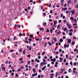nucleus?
<instances>
[{"label":"nucleus","instance_id":"f257e3e1","mask_svg":"<svg viewBox=\"0 0 78 78\" xmlns=\"http://www.w3.org/2000/svg\"><path fill=\"white\" fill-rule=\"evenodd\" d=\"M67 27H68L69 29H70V28H72V26H71V24H70L69 23H67Z\"/></svg>","mask_w":78,"mask_h":78},{"label":"nucleus","instance_id":"f03ea898","mask_svg":"<svg viewBox=\"0 0 78 78\" xmlns=\"http://www.w3.org/2000/svg\"><path fill=\"white\" fill-rule=\"evenodd\" d=\"M47 64V62H42L40 63V66H44V65H46Z\"/></svg>","mask_w":78,"mask_h":78},{"label":"nucleus","instance_id":"7ed1b4c3","mask_svg":"<svg viewBox=\"0 0 78 78\" xmlns=\"http://www.w3.org/2000/svg\"><path fill=\"white\" fill-rule=\"evenodd\" d=\"M73 11H71V12H72V13H71V16L73 14H75V10L73 9Z\"/></svg>","mask_w":78,"mask_h":78},{"label":"nucleus","instance_id":"20e7f679","mask_svg":"<svg viewBox=\"0 0 78 78\" xmlns=\"http://www.w3.org/2000/svg\"><path fill=\"white\" fill-rule=\"evenodd\" d=\"M2 68V71H5V70H6V69H5V67H1Z\"/></svg>","mask_w":78,"mask_h":78},{"label":"nucleus","instance_id":"39448f33","mask_svg":"<svg viewBox=\"0 0 78 78\" xmlns=\"http://www.w3.org/2000/svg\"><path fill=\"white\" fill-rule=\"evenodd\" d=\"M73 21L74 23H76V22H77V20H76V19H73Z\"/></svg>","mask_w":78,"mask_h":78},{"label":"nucleus","instance_id":"423d86ee","mask_svg":"<svg viewBox=\"0 0 78 78\" xmlns=\"http://www.w3.org/2000/svg\"><path fill=\"white\" fill-rule=\"evenodd\" d=\"M71 39H68V44H70V43L71 42Z\"/></svg>","mask_w":78,"mask_h":78},{"label":"nucleus","instance_id":"0eeeda50","mask_svg":"<svg viewBox=\"0 0 78 78\" xmlns=\"http://www.w3.org/2000/svg\"><path fill=\"white\" fill-rule=\"evenodd\" d=\"M35 61H37V62L38 63L39 62V60H37V58H36L35 59Z\"/></svg>","mask_w":78,"mask_h":78},{"label":"nucleus","instance_id":"6e6552de","mask_svg":"<svg viewBox=\"0 0 78 78\" xmlns=\"http://www.w3.org/2000/svg\"><path fill=\"white\" fill-rule=\"evenodd\" d=\"M59 59H60L59 62H62V58L60 57Z\"/></svg>","mask_w":78,"mask_h":78},{"label":"nucleus","instance_id":"1a4fd4ad","mask_svg":"<svg viewBox=\"0 0 78 78\" xmlns=\"http://www.w3.org/2000/svg\"><path fill=\"white\" fill-rule=\"evenodd\" d=\"M45 25H47V23L46 22H44L43 23V26H45Z\"/></svg>","mask_w":78,"mask_h":78},{"label":"nucleus","instance_id":"9d476101","mask_svg":"<svg viewBox=\"0 0 78 78\" xmlns=\"http://www.w3.org/2000/svg\"><path fill=\"white\" fill-rule=\"evenodd\" d=\"M45 68H46V66H45L44 67H43L42 68V70H45Z\"/></svg>","mask_w":78,"mask_h":78},{"label":"nucleus","instance_id":"9b49d317","mask_svg":"<svg viewBox=\"0 0 78 78\" xmlns=\"http://www.w3.org/2000/svg\"><path fill=\"white\" fill-rule=\"evenodd\" d=\"M75 41H73V42H72V45H74L75 44Z\"/></svg>","mask_w":78,"mask_h":78},{"label":"nucleus","instance_id":"f8f14e48","mask_svg":"<svg viewBox=\"0 0 78 78\" xmlns=\"http://www.w3.org/2000/svg\"><path fill=\"white\" fill-rule=\"evenodd\" d=\"M59 42H63V40H62V38H61L59 40Z\"/></svg>","mask_w":78,"mask_h":78},{"label":"nucleus","instance_id":"ddd939ff","mask_svg":"<svg viewBox=\"0 0 78 78\" xmlns=\"http://www.w3.org/2000/svg\"><path fill=\"white\" fill-rule=\"evenodd\" d=\"M23 50L22 48H20V52H21V51H22Z\"/></svg>","mask_w":78,"mask_h":78},{"label":"nucleus","instance_id":"4468645a","mask_svg":"<svg viewBox=\"0 0 78 78\" xmlns=\"http://www.w3.org/2000/svg\"><path fill=\"white\" fill-rule=\"evenodd\" d=\"M60 25H60V24L58 25L57 26V29H59V28H60Z\"/></svg>","mask_w":78,"mask_h":78},{"label":"nucleus","instance_id":"2eb2a0df","mask_svg":"<svg viewBox=\"0 0 78 78\" xmlns=\"http://www.w3.org/2000/svg\"><path fill=\"white\" fill-rule=\"evenodd\" d=\"M35 70H36V69L34 68V69L32 71L33 72H34V73H36V71H35Z\"/></svg>","mask_w":78,"mask_h":78},{"label":"nucleus","instance_id":"dca6fc26","mask_svg":"<svg viewBox=\"0 0 78 78\" xmlns=\"http://www.w3.org/2000/svg\"><path fill=\"white\" fill-rule=\"evenodd\" d=\"M48 44H49V46H51V43H50L49 41L48 42Z\"/></svg>","mask_w":78,"mask_h":78},{"label":"nucleus","instance_id":"f3484780","mask_svg":"<svg viewBox=\"0 0 78 78\" xmlns=\"http://www.w3.org/2000/svg\"><path fill=\"white\" fill-rule=\"evenodd\" d=\"M55 24H57V21H56L55 22V21H54V24L55 25Z\"/></svg>","mask_w":78,"mask_h":78},{"label":"nucleus","instance_id":"a211bd4d","mask_svg":"<svg viewBox=\"0 0 78 78\" xmlns=\"http://www.w3.org/2000/svg\"><path fill=\"white\" fill-rule=\"evenodd\" d=\"M66 59H69V56H68V55H66Z\"/></svg>","mask_w":78,"mask_h":78},{"label":"nucleus","instance_id":"6ab92c4d","mask_svg":"<svg viewBox=\"0 0 78 78\" xmlns=\"http://www.w3.org/2000/svg\"><path fill=\"white\" fill-rule=\"evenodd\" d=\"M35 40L36 41H39V38H36V37Z\"/></svg>","mask_w":78,"mask_h":78},{"label":"nucleus","instance_id":"aec40b11","mask_svg":"<svg viewBox=\"0 0 78 78\" xmlns=\"http://www.w3.org/2000/svg\"><path fill=\"white\" fill-rule=\"evenodd\" d=\"M69 36H72V33L71 32V33H69Z\"/></svg>","mask_w":78,"mask_h":78},{"label":"nucleus","instance_id":"412c9836","mask_svg":"<svg viewBox=\"0 0 78 78\" xmlns=\"http://www.w3.org/2000/svg\"><path fill=\"white\" fill-rule=\"evenodd\" d=\"M58 54L59 52H58V51H57L55 52V55H58Z\"/></svg>","mask_w":78,"mask_h":78},{"label":"nucleus","instance_id":"4be33fe9","mask_svg":"<svg viewBox=\"0 0 78 78\" xmlns=\"http://www.w3.org/2000/svg\"><path fill=\"white\" fill-rule=\"evenodd\" d=\"M57 34L58 35V34H59V33H60V34H61V31H60V32H57Z\"/></svg>","mask_w":78,"mask_h":78},{"label":"nucleus","instance_id":"5701e85b","mask_svg":"<svg viewBox=\"0 0 78 78\" xmlns=\"http://www.w3.org/2000/svg\"><path fill=\"white\" fill-rule=\"evenodd\" d=\"M69 73L72 72V69H69Z\"/></svg>","mask_w":78,"mask_h":78},{"label":"nucleus","instance_id":"b1692460","mask_svg":"<svg viewBox=\"0 0 78 78\" xmlns=\"http://www.w3.org/2000/svg\"><path fill=\"white\" fill-rule=\"evenodd\" d=\"M58 74H59V73H56L55 75H56V77H57V76H58Z\"/></svg>","mask_w":78,"mask_h":78},{"label":"nucleus","instance_id":"393cba45","mask_svg":"<svg viewBox=\"0 0 78 78\" xmlns=\"http://www.w3.org/2000/svg\"><path fill=\"white\" fill-rule=\"evenodd\" d=\"M30 64V60H28L27 62V64L28 65Z\"/></svg>","mask_w":78,"mask_h":78},{"label":"nucleus","instance_id":"a878e982","mask_svg":"<svg viewBox=\"0 0 78 78\" xmlns=\"http://www.w3.org/2000/svg\"><path fill=\"white\" fill-rule=\"evenodd\" d=\"M74 51H75L76 52V51H78V49H74Z\"/></svg>","mask_w":78,"mask_h":78},{"label":"nucleus","instance_id":"bb28decb","mask_svg":"<svg viewBox=\"0 0 78 78\" xmlns=\"http://www.w3.org/2000/svg\"><path fill=\"white\" fill-rule=\"evenodd\" d=\"M72 32V31H73V30H72V29H70L69 30V33H70V32Z\"/></svg>","mask_w":78,"mask_h":78},{"label":"nucleus","instance_id":"cd10ccee","mask_svg":"<svg viewBox=\"0 0 78 78\" xmlns=\"http://www.w3.org/2000/svg\"><path fill=\"white\" fill-rule=\"evenodd\" d=\"M28 50H30V51L31 50V47H30L29 48Z\"/></svg>","mask_w":78,"mask_h":78},{"label":"nucleus","instance_id":"c85d7f7f","mask_svg":"<svg viewBox=\"0 0 78 78\" xmlns=\"http://www.w3.org/2000/svg\"><path fill=\"white\" fill-rule=\"evenodd\" d=\"M19 60L20 61H22V60H23V58H20L19 59Z\"/></svg>","mask_w":78,"mask_h":78},{"label":"nucleus","instance_id":"c756f323","mask_svg":"<svg viewBox=\"0 0 78 78\" xmlns=\"http://www.w3.org/2000/svg\"><path fill=\"white\" fill-rule=\"evenodd\" d=\"M64 48H67V45H66V44H65L64 45Z\"/></svg>","mask_w":78,"mask_h":78},{"label":"nucleus","instance_id":"7c9ffc66","mask_svg":"<svg viewBox=\"0 0 78 78\" xmlns=\"http://www.w3.org/2000/svg\"><path fill=\"white\" fill-rule=\"evenodd\" d=\"M23 55H25V50H24L23 51Z\"/></svg>","mask_w":78,"mask_h":78},{"label":"nucleus","instance_id":"2f4dec72","mask_svg":"<svg viewBox=\"0 0 78 78\" xmlns=\"http://www.w3.org/2000/svg\"><path fill=\"white\" fill-rule=\"evenodd\" d=\"M30 37H33V35H32L31 34H30Z\"/></svg>","mask_w":78,"mask_h":78},{"label":"nucleus","instance_id":"473e14b6","mask_svg":"<svg viewBox=\"0 0 78 78\" xmlns=\"http://www.w3.org/2000/svg\"><path fill=\"white\" fill-rule=\"evenodd\" d=\"M44 47H45L46 46H47V43L46 42L44 43Z\"/></svg>","mask_w":78,"mask_h":78},{"label":"nucleus","instance_id":"72a5a7b5","mask_svg":"<svg viewBox=\"0 0 78 78\" xmlns=\"http://www.w3.org/2000/svg\"><path fill=\"white\" fill-rule=\"evenodd\" d=\"M54 41L55 42H56V41H57L56 38V37H54Z\"/></svg>","mask_w":78,"mask_h":78},{"label":"nucleus","instance_id":"f704fd0d","mask_svg":"<svg viewBox=\"0 0 78 78\" xmlns=\"http://www.w3.org/2000/svg\"><path fill=\"white\" fill-rule=\"evenodd\" d=\"M73 66H76V62H74L73 64Z\"/></svg>","mask_w":78,"mask_h":78},{"label":"nucleus","instance_id":"c9c22d12","mask_svg":"<svg viewBox=\"0 0 78 78\" xmlns=\"http://www.w3.org/2000/svg\"><path fill=\"white\" fill-rule=\"evenodd\" d=\"M68 3H69L70 4L72 3V2H71V0H70L69 1H68Z\"/></svg>","mask_w":78,"mask_h":78},{"label":"nucleus","instance_id":"e433bc0d","mask_svg":"<svg viewBox=\"0 0 78 78\" xmlns=\"http://www.w3.org/2000/svg\"><path fill=\"white\" fill-rule=\"evenodd\" d=\"M75 24H73V25L74 26V27H75L76 25H77V23H75Z\"/></svg>","mask_w":78,"mask_h":78},{"label":"nucleus","instance_id":"4c0bfd02","mask_svg":"<svg viewBox=\"0 0 78 78\" xmlns=\"http://www.w3.org/2000/svg\"><path fill=\"white\" fill-rule=\"evenodd\" d=\"M20 70H21V69L20 68H19L17 70V71L18 72H19L20 71Z\"/></svg>","mask_w":78,"mask_h":78},{"label":"nucleus","instance_id":"58836bf2","mask_svg":"<svg viewBox=\"0 0 78 78\" xmlns=\"http://www.w3.org/2000/svg\"><path fill=\"white\" fill-rule=\"evenodd\" d=\"M25 43H27V44H28V41H25Z\"/></svg>","mask_w":78,"mask_h":78},{"label":"nucleus","instance_id":"ea45409f","mask_svg":"<svg viewBox=\"0 0 78 78\" xmlns=\"http://www.w3.org/2000/svg\"><path fill=\"white\" fill-rule=\"evenodd\" d=\"M70 65H71V66H72L73 65V63H72V62H70Z\"/></svg>","mask_w":78,"mask_h":78},{"label":"nucleus","instance_id":"a19ab883","mask_svg":"<svg viewBox=\"0 0 78 78\" xmlns=\"http://www.w3.org/2000/svg\"><path fill=\"white\" fill-rule=\"evenodd\" d=\"M67 8L65 7L64 8V10H65V11H67Z\"/></svg>","mask_w":78,"mask_h":78},{"label":"nucleus","instance_id":"79ce46f5","mask_svg":"<svg viewBox=\"0 0 78 78\" xmlns=\"http://www.w3.org/2000/svg\"><path fill=\"white\" fill-rule=\"evenodd\" d=\"M51 76H54V73H51L50 74Z\"/></svg>","mask_w":78,"mask_h":78},{"label":"nucleus","instance_id":"37998d69","mask_svg":"<svg viewBox=\"0 0 78 78\" xmlns=\"http://www.w3.org/2000/svg\"><path fill=\"white\" fill-rule=\"evenodd\" d=\"M45 51L43 52L42 54V55H45Z\"/></svg>","mask_w":78,"mask_h":78},{"label":"nucleus","instance_id":"c03bdc74","mask_svg":"<svg viewBox=\"0 0 78 78\" xmlns=\"http://www.w3.org/2000/svg\"><path fill=\"white\" fill-rule=\"evenodd\" d=\"M24 62L23 61H21L20 62H19L20 64H22V63H23Z\"/></svg>","mask_w":78,"mask_h":78},{"label":"nucleus","instance_id":"a18cd8bd","mask_svg":"<svg viewBox=\"0 0 78 78\" xmlns=\"http://www.w3.org/2000/svg\"><path fill=\"white\" fill-rule=\"evenodd\" d=\"M53 30V29H51L50 30V32L51 33H52V31Z\"/></svg>","mask_w":78,"mask_h":78},{"label":"nucleus","instance_id":"49530a36","mask_svg":"<svg viewBox=\"0 0 78 78\" xmlns=\"http://www.w3.org/2000/svg\"><path fill=\"white\" fill-rule=\"evenodd\" d=\"M64 62H66V59L65 58L64 59Z\"/></svg>","mask_w":78,"mask_h":78},{"label":"nucleus","instance_id":"de8ad7c7","mask_svg":"<svg viewBox=\"0 0 78 78\" xmlns=\"http://www.w3.org/2000/svg\"><path fill=\"white\" fill-rule=\"evenodd\" d=\"M46 32H47V33H48L49 32H50V30H46Z\"/></svg>","mask_w":78,"mask_h":78},{"label":"nucleus","instance_id":"09e8293b","mask_svg":"<svg viewBox=\"0 0 78 78\" xmlns=\"http://www.w3.org/2000/svg\"><path fill=\"white\" fill-rule=\"evenodd\" d=\"M60 1L61 3H63V2H64V0H61Z\"/></svg>","mask_w":78,"mask_h":78},{"label":"nucleus","instance_id":"8fccbe9b","mask_svg":"<svg viewBox=\"0 0 78 78\" xmlns=\"http://www.w3.org/2000/svg\"><path fill=\"white\" fill-rule=\"evenodd\" d=\"M65 64L66 65V66H68V65H69V63L66 62Z\"/></svg>","mask_w":78,"mask_h":78},{"label":"nucleus","instance_id":"3c124183","mask_svg":"<svg viewBox=\"0 0 78 78\" xmlns=\"http://www.w3.org/2000/svg\"><path fill=\"white\" fill-rule=\"evenodd\" d=\"M54 66L55 67H58V65L55 64V65H54Z\"/></svg>","mask_w":78,"mask_h":78},{"label":"nucleus","instance_id":"603ef678","mask_svg":"<svg viewBox=\"0 0 78 78\" xmlns=\"http://www.w3.org/2000/svg\"><path fill=\"white\" fill-rule=\"evenodd\" d=\"M19 35L20 36H22V34L21 33L19 34Z\"/></svg>","mask_w":78,"mask_h":78},{"label":"nucleus","instance_id":"864d4df0","mask_svg":"<svg viewBox=\"0 0 78 78\" xmlns=\"http://www.w3.org/2000/svg\"><path fill=\"white\" fill-rule=\"evenodd\" d=\"M32 77H34V76H35V75H34V74H33L32 75Z\"/></svg>","mask_w":78,"mask_h":78},{"label":"nucleus","instance_id":"5fc2aeb1","mask_svg":"<svg viewBox=\"0 0 78 78\" xmlns=\"http://www.w3.org/2000/svg\"><path fill=\"white\" fill-rule=\"evenodd\" d=\"M18 28H20V25H19V24H18V25H17Z\"/></svg>","mask_w":78,"mask_h":78},{"label":"nucleus","instance_id":"6e6d98bb","mask_svg":"<svg viewBox=\"0 0 78 78\" xmlns=\"http://www.w3.org/2000/svg\"><path fill=\"white\" fill-rule=\"evenodd\" d=\"M77 2V0H74V3H76V2Z\"/></svg>","mask_w":78,"mask_h":78},{"label":"nucleus","instance_id":"4d7b16f0","mask_svg":"<svg viewBox=\"0 0 78 78\" xmlns=\"http://www.w3.org/2000/svg\"><path fill=\"white\" fill-rule=\"evenodd\" d=\"M38 59H41V56H39L38 57Z\"/></svg>","mask_w":78,"mask_h":78},{"label":"nucleus","instance_id":"13d9d810","mask_svg":"<svg viewBox=\"0 0 78 78\" xmlns=\"http://www.w3.org/2000/svg\"><path fill=\"white\" fill-rule=\"evenodd\" d=\"M29 40L30 41H32V39H31V38H29Z\"/></svg>","mask_w":78,"mask_h":78},{"label":"nucleus","instance_id":"bf43d9fd","mask_svg":"<svg viewBox=\"0 0 78 78\" xmlns=\"http://www.w3.org/2000/svg\"><path fill=\"white\" fill-rule=\"evenodd\" d=\"M70 20H73V18L72 17H70Z\"/></svg>","mask_w":78,"mask_h":78},{"label":"nucleus","instance_id":"052dcab7","mask_svg":"<svg viewBox=\"0 0 78 78\" xmlns=\"http://www.w3.org/2000/svg\"><path fill=\"white\" fill-rule=\"evenodd\" d=\"M38 72L39 73H41V69L38 70Z\"/></svg>","mask_w":78,"mask_h":78},{"label":"nucleus","instance_id":"680f3d73","mask_svg":"<svg viewBox=\"0 0 78 78\" xmlns=\"http://www.w3.org/2000/svg\"><path fill=\"white\" fill-rule=\"evenodd\" d=\"M66 6H67V4H65L64 5V7H66Z\"/></svg>","mask_w":78,"mask_h":78},{"label":"nucleus","instance_id":"e2e57ef3","mask_svg":"<svg viewBox=\"0 0 78 78\" xmlns=\"http://www.w3.org/2000/svg\"><path fill=\"white\" fill-rule=\"evenodd\" d=\"M73 39H76V37H73Z\"/></svg>","mask_w":78,"mask_h":78},{"label":"nucleus","instance_id":"0e129e2a","mask_svg":"<svg viewBox=\"0 0 78 78\" xmlns=\"http://www.w3.org/2000/svg\"><path fill=\"white\" fill-rule=\"evenodd\" d=\"M35 67H38V64H36L35 66Z\"/></svg>","mask_w":78,"mask_h":78},{"label":"nucleus","instance_id":"69168bd1","mask_svg":"<svg viewBox=\"0 0 78 78\" xmlns=\"http://www.w3.org/2000/svg\"><path fill=\"white\" fill-rule=\"evenodd\" d=\"M53 61L54 62H55V61H56V59L54 58L53 59Z\"/></svg>","mask_w":78,"mask_h":78},{"label":"nucleus","instance_id":"338daca9","mask_svg":"<svg viewBox=\"0 0 78 78\" xmlns=\"http://www.w3.org/2000/svg\"><path fill=\"white\" fill-rule=\"evenodd\" d=\"M21 69H23V66H22L21 67H20Z\"/></svg>","mask_w":78,"mask_h":78},{"label":"nucleus","instance_id":"774afa93","mask_svg":"<svg viewBox=\"0 0 78 78\" xmlns=\"http://www.w3.org/2000/svg\"><path fill=\"white\" fill-rule=\"evenodd\" d=\"M75 8H78V6H75Z\"/></svg>","mask_w":78,"mask_h":78}]
</instances>
